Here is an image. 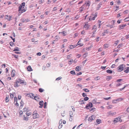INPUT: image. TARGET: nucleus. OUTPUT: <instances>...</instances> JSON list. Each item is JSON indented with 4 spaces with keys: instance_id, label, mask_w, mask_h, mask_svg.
Listing matches in <instances>:
<instances>
[{
    "instance_id": "26",
    "label": "nucleus",
    "mask_w": 129,
    "mask_h": 129,
    "mask_svg": "<svg viewBox=\"0 0 129 129\" xmlns=\"http://www.w3.org/2000/svg\"><path fill=\"white\" fill-rule=\"evenodd\" d=\"M92 103L95 104H97L96 100V99H94L92 101Z\"/></svg>"
},
{
    "instance_id": "9",
    "label": "nucleus",
    "mask_w": 129,
    "mask_h": 129,
    "mask_svg": "<svg viewBox=\"0 0 129 129\" xmlns=\"http://www.w3.org/2000/svg\"><path fill=\"white\" fill-rule=\"evenodd\" d=\"M33 115L34 119L36 118L39 117V115L37 113L36 111H34L33 112Z\"/></svg>"
},
{
    "instance_id": "58",
    "label": "nucleus",
    "mask_w": 129,
    "mask_h": 129,
    "mask_svg": "<svg viewBox=\"0 0 129 129\" xmlns=\"http://www.w3.org/2000/svg\"><path fill=\"white\" fill-rule=\"evenodd\" d=\"M12 17V16H10L9 17V19H8V20L10 21L11 20V19Z\"/></svg>"
},
{
    "instance_id": "5",
    "label": "nucleus",
    "mask_w": 129,
    "mask_h": 129,
    "mask_svg": "<svg viewBox=\"0 0 129 129\" xmlns=\"http://www.w3.org/2000/svg\"><path fill=\"white\" fill-rule=\"evenodd\" d=\"M96 30H91L89 31L88 32L90 34H92L91 37H93L95 36V32Z\"/></svg>"
},
{
    "instance_id": "27",
    "label": "nucleus",
    "mask_w": 129,
    "mask_h": 129,
    "mask_svg": "<svg viewBox=\"0 0 129 129\" xmlns=\"http://www.w3.org/2000/svg\"><path fill=\"white\" fill-rule=\"evenodd\" d=\"M101 120L100 119H98L96 120V122L97 124H99L101 123Z\"/></svg>"
},
{
    "instance_id": "29",
    "label": "nucleus",
    "mask_w": 129,
    "mask_h": 129,
    "mask_svg": "<svg viewBox=\"0 0 129 129\" xmlns=\"http://www.w3.org/2000/svg\"><path fill=\"white\" fill-rule=\"evenodd\" d=\"M23 119L24 120H26V121H27L28 120V118L27 117L26 118L25 116L24 115L23 116Z\"/></svg>"
},
{
    "instance_id": "43",
    "label": "nucleus",
    "mask_w": 129,
    "mask_h": 129,
    "mask_svg": "<svg viewBox=\"0 0 129 129\" xmlns=\"http://www.w3.org/2000/svg\"><path fill=\"white\" fill-rule=\"evenodd\" d=\"M111 99V97H109L108 98H104V100H108L109 99Z\"/></svg>"
},
{
    "instance_id": "50",
    "label": "nucleus",
    "mask_w": 129,
    "mask_h": 129,
    "mask_svg": "<svg viewBox=\"0 0 129 129\" xmlns=\"http://www.w3.org/2000/svg\"><path fill=\"white\" fill-rule=\"evenodd\" d=\"M73 59H72L69 62V64L70 65L72 63V62H73Z\"/></svg>"
},
{
    "instance_id": "10",
    "label": "nucleus",
    "mask_w": 129,
    "mask_h": 129,
    "mask_svg": "<svg viewBox=\"0 0 129 129\" xmlns=\"http://www.w3.org/2000/svg\"><path fill=\"white\" fill-rule=\"evenodd\" d=\"M90 2L89 1H88L86 2L84 5H85L86 6V7H85L86 8V9H88V8L89 7L90 5Z\"/></svg>"
},
{
    "instance_id": "14",
    "label": "nucleus",
    "mask_w": 129,
    "mask_h": 129,
    "mask_svg": "<svg viewBox=\"0 0 129 129\" xmlns=\"http://www.w3.org/2000/svg\"><path fill=\"white\" fill-rule=\"evenodd\" d=\"M84 28L86 29H88L90 27V25L88 24L87 23H85V24L84 25Z\"/></svg>"
},
{
    "instance_id": "53",
    "label": "nucleus",
    "mask_w": 129,
    "mask_h": 129,
    "mask_svg": "<svg viewBox=\"0 0 129 129\" xmlns=\"http://www.w3.org/2000/svg\"><path fill=\"white\" fill-rule=\"evenodd\" d=\"M69 114L70 116V115L74 116L73 115V113L72 111H70L69 112Z\"/></svg>"
},
{
    "instance_id": "49",
    "label": "nucleus",
    "mask_w": 129,
    "mask_h": 129,
    "mask_svg": "<svg viewBox=\"0 0 129 129\" xmlns=\"http://www.w3.org/2000/svg\"><path fill=\"white\" fill-rule=\"evenodd\" d=\"M44 90L43 89L41 88H40L39 89V91L41 92H43Z\"/></svg>"
},
{
    "instance_id": "35",
    "label": "nucleus",
    "mask_w": 129,
    "mask_h": 129,
    "mask_svg": "<svg viewBox=\"0 0 129 129\" xmlns=\"http://www.w3.org/2000/svg\"><path fill=\"white\" fill-rule=\"evenodd\" d=\"M113 107V105H109L107 107V108L108 109L112 108Z\"/></svg>"
},
{
    "instance_id": "56",
    "label": "nucleus",
    "mask_w": 129,
    "mask_h": 129,
    "mask_svg": "<svg viewBox=\"0 0 129 129\" xmlns=\"http://www.w3.org/2000/svg\"><path fill=\"white\" fill-rule=\"evenodd\" d=\"M82 78H78L77 79V81H80L81 80H82Z\"/></svg>"
},
{
    "instance_id": "4",
    "label": "nucleus",
    "mask_w": 129,
    "mask_h": 129,
    "mask_svg": "<svg viewBox=\"0 0 129 129\" xmlns=\"http://www.w3.org/2000/svg\"><path fill=\"white\" fill-rule=\"evenodd\" d=\"M95 118V116L94 115H91L88 118V121L91 122L94 120Z\"/></svg>"
},
{
    "instance_id": "22",
    "label": "nucleus",
    "mask_w": 129,
    "mask_h": 129,
    "mask_svg": "<svg viewBox=\"0 0 129 129\" xmlns=\"http://www.w3.org/2000/svg\"><path fill=\"white\" fill-rule=\"evenodd\" d=\"M123 100V99L121 98H118L116 99L118 102H121Z\"/></svg>"
},
{
    "instance_id": "8",
    "label": "nucleus",
    "mask_w": 129,
    "mask_h": 129,
    "mask_svg": "<svg viewBox=\"0 0 129 129\" xmlns=\"http://www.w3.org/2000/svg\"><path fill=\"white\" fill-rule=\"evenodd\" d=\"M93 105L90 102L88 103V104H87L85 107V108L87 109H88L89 108H91L92 107Z\"/></svg>"
},
{
    "instance_id": "44",
    "label": "nucleus",
    "mask_w": 129,
    "mask_h": 129,
    "mask_svg": "<svg viewBox=\"0 0 129 129\" xmlns=\"http://www.w3.org/2000/svg\"><path fill=\"white\" fill-rule=\"evenodd\" d=\"M88 99H89V98H88V97H85L84 98V100L85 101H87L88 100Z\"/></svg>"
},
{
    "instance_id": "48",
    "label": "nucleus",
    "mask_w": 129,
    "mask_h": 129,
    "mask_svg": "<svg viewBox=\"0 0 129 129\" xmlns=\"http://www.w3.org/2000/svg\"><path fill=\"white\" fill-rule=\"evenodd\" d=\"M61 78H62L61 77H59L56 79V81H58V80H60Z\"/></svg>"
},
{
    "instance_id": "15",
    "label": "nucleus",
    "mask_w": 129,
    "mask_h": 129,
    "mask_svg": "<svg viewBox=\"0 0 129 129\" xmlns=\"http://www.w3.org/2000/svg\"><path fill=\"white\" fill-rule=\"evenodd\" d=\"M17 80L18 82V83H19L20 84H22L24 83V81L21 79H19Z\"/></svg>"
},
{
    "instance_id": "54",
    "label": "nucleus",
    "mask_w": 129,
    "mask_h": 129,
    "mask_svg": "<svg viewBox=\"0 0 129 129\" xmlns=\"http://www.w3.org/2000/svg\"><path fill=\"white\" fill-rule=\"evenodd\" d=\"M122 44H120L118 46L117 48H120L122 46Z\"/></svg>"
},
{
    "instance_id": "16",
    "label": "nucleus",
    "mask_w": 129,
    "mask_h": 129,
    "mask_svg": "<svg viewBox=\"0 0 129 129\" xmlns=\"http://www.w3.org/2000/svg\"><path fill=\"white\" fill-rule=\"evenodd\" d=\"M30 20L28 18H26V19H22V21L23 22H28Z\"/></svg>"
},
{
    "instance_id": "17",
    "label": "nucleus",
    "mask_w": 129,
    "mask_h": 129,
    "mask_svg": "<svg viewBox=\"0 0 129 129\" xmlns=\"http://www.w3.org/2000/svg\"><path fill=\"white\" fill-rule=\"evenodd\" d=\"M81 67L79 66H77L75 69V70L77 71H79L81 70Z\"/></svg>"
},
{
    "instance_id": "46",
    "label": "nucleus",
    "mask_w": 129,
    "mask_h": 129,
    "mask_svg": "<svg viewBox=\"0 0 129 129\" xmlns=\"http://www.w3.org/2000/svg\"><path fill=\"white\" fill-rule=\"evenodd\" d=\"M9 16L8 15H6L5 16V19H7V20H8V19H9Z\"/></svg>"
},
{
    "instance_id": "30",
    "label": "nucleus",
    "mask_w": 129,
    "mask_h": 129,
    "mask_svg": "<svg viewBox=\"0 0 129 129\" xmlns=\"http://www.w3.org/2000/svg\"><path fill=\"white\" fill-rule=\"evenodd\" d=\"M106 72L109 74H111L112 73V71L110 70H108L106 71Z\"/></svg>"
},
{
    "instance_id": "12",
    "label": "nucleus",
    "mask_w": 129,
    "mask_h": 129,
    "mask_svg": "<svg viewBox=\"0 0 129 129\" xmlns=\"http://www.w3.org/2000/svg\"><path fill=\"white\" fill-rule=\"evenodd\" d=\"M97 15V13H96L94 14L93 15L94 17L91 18H89V20L90 21L91 20H94L95 19V18L96 17Z\"/></svg>"
},
{
    "instance_id": "24",
    "label": "nucleus",
    "mask_w": 129,
    "mask_h": 129,
    "mask_svg": "<svg viewBox=\"0 0 129 129\" xmlns=\"http://www.w3.org/2000/svg\"><path fill=\"white\" fill-rule=\"evenodd\" d=\"M19 83L18 82L17 80L15 82L14 86L15 87H18V83Z\"/></svg>"
},
{
    "instance_id": "41",
    "label": "nucleus",
    "mask_w": 129,
    "mask_h": 129,
    "mask_svg": "<svg viewBox=\"0 0 129 129\" xmlns=\"http://www.w3.org/2000/svg\"><path fill=\"white\" fill-rule=\"evenodd\" d=\"M83 90L86 92H88L89 91V90L87 89V88H84L83 89Z\"/></svg>"
},
{
    "instance_id": "23",
    "label": "nucleus",
    "mask_w": 129,
    "mask_h": 129,
    "mask_svg": "<svg viewBox=\"0 0 129 129\" xmlns=\"http://www.w3.org/2000/svg\"><path fill=\"white\" fill-rule=\"evenodd\" d=\"M60 34H62L63 36H65L66 34V32L64 31H63L62 32H60L59 33Z\"/></svg>"
},
{
    "instance_id": "2",
    "label": "nucleus",
    "mask_w": 129,
    "mask_h": 129,
    "mask_svg": "<svg viewBox=\"0 0 129 129\" xmlns=\"http://www.w3.org/2000/svg\"><path fill=\"white\" fill-rule=\"evenodd\" d=\"M26 95L28 97H30L31 99H34L36 100H37V96H34V94L33 93H26Z\"/></svg>"
},
{
    "instance_id": "64",
    "label": "nucleus",
    "mask_w": 129,
    "mask_h": 129,
    "mask_svg": "<svg viewBox=\"0 0 129 129\" xmlns=\"http://www.w3.org/2000/svg\"><path fill=\"white\" fill-rule=\"evenodd\" d=\"M125 38L126 39H127L129 38V35H126Z\"/></svg>"
},
{
    "instance_id": "6",
    "label": "nucleus",
    "mask_w": 129,
    "mask_h": 129,
    "mask_svg": "<svg viewBox=\"0 0 129 129\" xmlns=\"http://www.w3.org/2000/svg\"><path fill=\"white\" fill-rule=\"evenodd\" d=\"M123 66L124 65L123 64L119 65L117 68L118 71L119 72L122 71L123 69Z\"/></svg>"
},
{
    "instance_id": "37",
    "label": "nucleus",
    "mask_w": 129,
    "mask_h": 129,
    "mask_svg": "<svg viewBox=\"0 0 129 129\" xmlns=\"http://www.w3.org/2000/svg\"><path fill=\"white\" fill-rule=\"evenodd\" d=\"M79 103L80 104L82 105L84 104V100H82L79 101Z\"/></svg>"
},
{
    "instance_id": "34",
    "label": "nucleus",
    "mask_w": 129,
    "mask_h": 129,
    "mask_svg": "<svg viewBox=\"0 0 129 129\" xmlns=\"http://www.w3.org/2000/svg\"><path fill=\"white\" fill-rule=\"evenodd\" d=\"M70 73L72 75H75L76 74V73L74 70L71 71Z\"/></svg>"
},
{
    "instance_id": "52",
    "label": "nucleus",
    "mask_w": 129,
    "mask_h": 129,
    "mask_svg": "<svg viewBox=\"0 0 129 129\" xmlns=\"http://www.w3.org/2000/svg\"><path fill=\"white\" fill-rule=\"evenodd\" d=\"M10 45L11 46H13L14 45V43L12 42H11L10 43Z\"/></svg>"
},
{
    "instance_id": "45",
    "label": "nucleus",
    "mask_w": 129,
    "mask_h": 129,
    "mask_svg": "<svg viewBox=\"0 0 129 129\" xmlns=\"http://www.w3.org/2000/svg\"><path fill=\"white\" fill-rule=\"evenodd\" d=\"M12 55L14 56V57L16 58H18V55L13 54H12Z\"/></svg>"
},
{
    "instance_id": "40",
    "label": "nucleus",
    "mask_w": 129,
    "mask_h": 129,
    "mask_svg": "<svg viewBox=\"0 0 129 129\" xmlns=\"http://www.w3.org/2000/svg\"><path fill=\"white\" fill-rule=\"evenodd\" d=\"M23 102L22 101H21L20 103V107L22 108V107L23 105Z\"/></svg>"
},
{
    "instance_id": "18",
    "label": "nucleus",
    "mask_w": 129,
    "mask_h": 129,
    "mask_svg": "<svg viewBox=\"0 0 129 129\" xmlns=\"http://www.w3.org/2000/svg\"><path fill=\"white\" fill-rule=\"evenodd\" d=\"M43 101H41L39 102V104L40 105V106L39 107L40 108H42V107L43 106Z\"/></svg>"
},
{
    "instance_id": "42",
    "label": "nucleus",
    "mask_w": 129,
    "mask_h": 129,
    "mask_svg": "<svg viewBox=\"0 0 129 129\" xmlns=\"http://www.w3.org/2000/svg\"><path fill=\"white\" fill-rule=\"evenodd\" d=\"M95 108H92L90 109V111L91 112H93L95 110Z\"/></svg>"
},
{
    "instance_id": "55",
    "label": "nucleus",
    "mask_w": 129,
    "mask_h": 129,
    "mask_svg": "<svg viewBox=\"0 0 129 129\" xmlns=\"http://www.w3.org/2000/svg\"><path fill=\"white\" fill-rule=\"evenodd\" d=\"M88 53H86L84 54H83V56L84 57H86Z\"/></svg>"
},
{
    "instance_id": "20",
    "label": "nucleus",
    "mask_w": 129,
    "mask_h": 129,
    "mask_svg": "<svg viewBox=\"0 0 129 129\" xmlns=\"http://www.w3.org/2000/svg\"><path fill=\"white\" fill-rule=\"evenodd\" d=\"M75 47V45H71L69 46V48L70 49H71L74 48Z\"/></svg>"
},
{
    "instance_id": "1",
    "label": "nucleus",
    "mask_w": 129,
    "mask_h": 129,
    "mask_svg": "<svg viewBox=\"0 0 129 129\" xmlns=\"http://www.w3.org/2000/svg\"><path fill=\"white\" fill-rule=\"evenodd\" d=\"M25 5V3L24 2L23 3L21 4L20 6L19 7V11H21L22 13L25 12L26 11L25 9H23Z\"/></svg>"
},
{
    "instance_id": "11",
    "label": "nucleus",
    "mask_w": 129,
    "mask_h": 129,
    "mask_svg": "<svg viewBox=\"0 0 129 129\" xmlns=\"http://www.w3.org/2000/svg\"><path fill=\"white\" fill-rule=\"evenodd\" d=\"M107 114L108 116H113L115 115L116 113L115 112H112L111 111H110L108 112Z\"/></svg>"
},
{
    "instance_id": "39",
    "label": "nucleus",
    "mask_w": 129,
    "mask_h": 129,
    "mask_svg": "<svg viewBox=\"0 0 129 129\" xmlns=\"http://www.w3.org/2000/svg\"><path fill=\"white\" fill-rule=\"evenodd\" d=\"M104 48L106 49L108 47V45L107 44H105L104 45Z\"/></svg>"
},
{
    "instance_id": "31",
    "label": "nucleus",
    "mask_w": 129,
    "mask_h": 129,
    "mask_svg": "<svg viewBox=\"0 0 129 129\" xmlns=\"http://www.w3.org/2000/svg\"><path fill=\"white\" fill-rule=\"evenodd\" d=\"M102 5L101 4L99 3L96 9L98 10L99 9V8L101 7V5Z\"/></svg>"
},
{
    "instance_id": "25",
    "label": "nucleus",
    "mask_w": 129,
    "mask_h": 129,
    "mask_svg": "<svg viewBox=\"0 0 129 129\" xmlns=\"http://www.w3.org/2000/svg\"><path fill=\"white\" fill-rule=\"evenodd\" d=\"M97 30V27L95 25H94L92 27L91 30Z\"/></svg>"
},
{
    "instance_id": "28",
    "label": "nucleus",
    "mask_w": 129,
    "mask_h": 129,
    "mask_svg": "<svg viewBox=\"0 0 129 129\" xmlns=\"http://www.w3.org/2000/svg\"><path fill=\"white\" fill-rule=\"evenodd\" d=\"M124 72L126 73H128V72H129V67H127L126 68V69L124 70Z\"/></svg>"
},
{
    "instance_id": "60",
    "label": "nucleus",
    "mask_w": 129,
    "mask_h": 129,
    "mask_svg": "<svg viewBox=\"0 0 129 129\" xmlns=\"http://www.w3.org/2000/svg\"><path fill=\"white\" fill-rule=\"evenodd\" d=\"M99 37H97V38L95 39L96 41V42H98L99 41Z\"/></svg>"
},
{
    "instance_id": "19",
    "label": "nucleus",
    "mask_w": 129,
    "mask_h": 129,
    "mask_svg": "<svg viewBox=\"0 0 129 129\" xmlns=\"http://www.w3.org/2000/svg\"><path fill=\"white\" fill-rule=\"evenodd\" d=\"M27 71H32L33 70L32 69L30 66H29L27 67Z\"/></svg>"
},
{
    "instance_id": "21",
    "label": "nucleus",
    "mask_w": 129,
    "mask_h": 129,
    "mask_svg": "<svg viewBox=\"0 0 129 129\" xmlns=\"http://www.w3.org/2000/svg\"><path fill=\"white\" fill-rule=\"evenodd\" d=\"M15 71L14 70H13L11 73V76L12 77H14L15 76Z\"/></svg>"
},
{
    "instance_id": "62",
    "label": "nucleus",
    "mask_w": 129,
    "mask_h": 129,
    "mask_svg": "<svg viewBox=\"0 0 129 129\" xmlns=\"http://www.w3.org/2000/svg\"><path fill=\"white\" fill-rule=\"evenodd\" d=\"M56 10H57V8L56 7H54L53 8V9L52 11H55Z\"/></svg>"
},
{
    "instance_id": "36",
    "label": "nucleus",
    "mask_w": 129,
    "mask_h": 129,
    "mask_svg": "<svg viewBox=\"0 0 129 129\" xmlns=\"http://www.w3.org/2000/svg\"><path fill=\"white\" fill-rule=\"evenodd\" d=\"M19 48L18 47H16L14 48L13 51H19Z\"/></svg>"
},
{
    "instance_id": "7",
    "label": "nucleus",
    "mask_w": 129,
    "mask_h": 129,
    "mask_svg": "<svg viewBox=\"0 0 129 129\" xmlns=\"http://www.w3.org/2000/svg\"><path fill=\"white\" fill-rule=\"evenodd\" d=\"M86 9V8L85 7V5H83L79 9V12L81 13L83 11L85 10Z\"/></svg>"
},
{
    "instance_id": "32",
    "label": "nucleus",
    "mask_w": 129,
    "mask_h": 129,
    "mask_svg": "<svg viewBox=\"0 0 129 129\" xmlns=\"http://www.w3.org/2000/svg\"><path fill=\"white\" fill-rule=\"evenodd\" d=\"M70 118H69V120L70 121H72V120L73 119V116H72V115H70Z\"/></svg>"
},
{
    "instance_id": "59",
    "label": "nucleus",
    "mask_w": 129,
    "mask_h": 129,
    "mask_svg": "<svg viewBox=\"0 0 129 129\" xmlns=\"http://www.w3.org/2000/svg\"><path fill=\"white\" fill-rule=\"evenodd\" d=\"M99 76H97L94 79L96 80H98L99 79Z\"/></svg>"
},
{
    "instance_id": "47",
    "label": "nucleus",
    "mask_w": 129,
    "mask_h": 129,
    "mask_svg": "<svg viewBox=\"0 0 129 129\" xmlns=\"http://www.w3.org/2000/svg\"><path fill=\"white\" fill-rule=\"evenodd\" d=\"M124 20L125 22L127 21H129V19L126 17L124 19Z\"/></svg>"
},
{
    "instance_id": "3",
    "label": "nucleus",
    "mask_w": 129,
    "mask_h": 129,
    "mask_svg": "<svg viewBox=\"0 0 129 129\" xmlns=\"http://www.w3.org/2000/svg\"><path fill=\"white\" fill-rule=\"evenodd\" d=\"M121 117L119 116L117 117L115 119L113 120V122L114 124L116 123L117 122L120 121L121 122L122 121V120L120 119Z\"/></svg>"
},
{
    "instance_id": "61",
    "label": "nucleus",
    "mask_w": 129,
    "mask_h": 129,
    "mask_svg": "<svg viewBox=\"0 0 129 129\" xmlns=\"http://www.w3.org/2000/svg\"><path fill=\"white\" fill-rule=\"evenodd\" d=\"M122 80H123V79H118V80H117V81L118 82H120L121 81H122Z\"/></svg>"
},
{
    "instance_id": "63",
    "label": "nucleus",
    "mask_w": 129,
    "mask_h": 129,
    "mask_svg": "<svg viewBox=\"0 0 129 129\" xmlns=\"http://www.w3.org/2000/svg\"><path fill=\"white\" fill-rule=\"evenodd\" d=\"M50 66V63H48L47 64L46 66L47 67H49Z\"/></svg>"
},
{
    "instance_id": "51",
    "label": "nucleus",
    "mask_w": 129,
    "mask_h": 129,
    "mask_svg": "<svg viewBox=\"0 0 129 129\" xmlns=\"http://www.w3.org/2000/svg\"><path fill=\"white\" fill-rule=\"evenodd\" d=\"M61 123H60V124L59 125V126H58V128H60L62 127V125H61Z\"/></svg>"
},
{
    "instance_id": "38",
    "label": "nucleus",
    "mask_w": 129,
    "mask_h": 129,
    "mask_svg": "<svg viewBox=\"0 0 129 129\" xmlns=\"http://www.w3.org/2000/svg\"><path fill=\"white\" fill-rule=\"evenodd\" d=\"M112 102L113 103L116 104L118 103L116 99L112 101Z\"/></svg>"
},
{
    "instance_id": "13",
    "label": "nucleus",
    "mask_w": 129,
    "mask_h": 129,
    "mask_svg": "<svg viewBox=\"0 0 129 129\" xmlns=\"http://www.w3.org/2000/svg\"><path fill=\"white\" fill-rule=\"evenodd\" d=\"M126 26V24H124L120 25L119 26V30L123 29Z\"/></svg>"
},
{
    "instance_id": "57",
    "label": "nucleus",
    "mask_w": 129,
    "mask_h": 129,
    "mask_svg": "<svg viewBox=\"0 0 129 129\" xmlns=\"http://www.w3.org/2000/svg\"><path fill=\"white\" fill-rule=\"evenodd\" d=\"M116 2L118 5H119L120 4V2L119 0H116Z\"/></svg>"
},
{
    "instance_id": "33",
    "label": "nucleus",
    "mask_w": 129,
    "mask_h": 129,
    "mask_svg": "<svg viewBox=\"0 0 129 129\" xmlns=\"http://www.w3.org/2000/svg\"><path fill=\"white\" fill-rule=\"evenodd\" d=\"M112 77L111 76H107L106 79L108 81L109 80L111 79L112 78Z\"/></svg>"
}]
</instances>
